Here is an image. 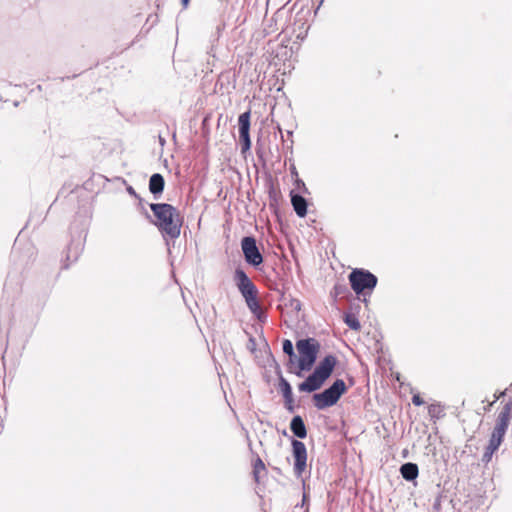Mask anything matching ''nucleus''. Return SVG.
<instances>
[{
  "label": "nucleus",
  "instance_id": "f257e3e1",
  "mask_svg": "<svg viewBox=\"0 0 512 512\" xmlns=\"http://www.w3.org/2000/svg\"><path fill=\"white\" fill-rule=\"evenodd\" d=\"M150 209L156 218L155 225L162 234L171 239L180 236L183 218L174 206L167 203H152Z\"/></svg>",
  "mask_w": 512,
  "mask_h": 512
},
{
  "label": "nucleus",
  "instance_id": "f03ea898",
  "mask_svg": "<svg viewBox=\"0 0 512 512\" xmlns=\"http://www.w3.org/2000/svg\"><path fill=\"white\" fill-rule=\"evenodd\" d=\"M512 419V401L506 403L498 413L495 426L491 433L488 445L485 448L482 460L489 462L493 454L499 449Z\"/></svg>",
  "mask_w": 512,
  "mask_h": 512
},
{
  "label": "nucleus",
  "instance_id": "7ed1b4c3",
  "mask_svg": "<svg viewBox=\"0 0 512 512\" xmlns=\"http://www.w3.org/2000/svg\"><path fill=\"white\" fill-rule=\"evenodd\" d=\"M234 280L241 295L245 299L249 310L257 317L258 320H262L264 312L258 299V289L256 285L242 269H236L234 273Z\"/></svg>",
  "mask_w": 512,
  "mask_h": 512
},
{
  "label": "nucleus",
  "instance_id": "20e7f679",
  "mask_svg": "<svg viewBox=\"0 0 512 512\" xmlns=\"http://www.w3.org/2000/svg\"><path fill=\"white\" fill-rule=\"evenodd\" d=\"M297 350L300 354L298 367L299 371L296 372L297 376H302V371H308L312 368L319 350L318 342L313 339H302L296 343Z\"/></svg>",
  "mask_w": 512,
  "mask_h": 512
},
{
  "label": "nucleus",
  "instance_id": "39448f33",
  "mask_svg": "<svg viewBox=\"0 0 512 512\" xmlns=\"http://www.w3.org/2000/svg\"><path fill=\"white\" fill-rule=\"evenodd\" d=\"M346 391L345 382L342 379H337L329 388L313 395L314 406L319 410L331 407L338 402Z\"/></svg>",
  "mask_w": 512,
  "mask_h": 512
},
{
  "label": "nucleus",
  "instance_id": "423d86ee",
  "mask_svg": "<svg viewBox=\"0 0 512 512\" xmlns=\"http://www.w3.org/2000/svg\"><path fill=\"white\" fill-rule=\"evenodd\" d=\"M349 281L353 291L359 295L366 290L371 292L377 284V277L367 270L354 269L349 275Z\"/></svg>",
  "mask_w": 512,
  "mask_h": 512
},
{
  "label": "nucleus",
  "instance_id": "0eeeda50",
  "mask_svg": "<svg viewBox=\"0 0 512 512\" xmlns=\"http://www.w3.org/2000/svg\"><path fill=\"white\" fill-rule=\"evenodd\" d=\"M292 457H293V471L297 478L303 476L307 470V448L302 441L293 439L291 442Z\"/></svg>",
  "mask_w": 512,
  "mask_h": 512
},
{
  "label": "nucleus",
  "instance_id": "6e6552de",
  "mask_svg": "<svg viewBox=\"0 0 512 512\" xmlns=\"http://www.w3.org/2000/svg\"><path fill=\"white\" fill-rule=\"evenodd\" d=\"M241 248L247 263L253 266H259L263 262V256L260 253L254 237H244L241 241Z\"/></svg>",
  "mask_w": 512,
  "mask_h": 512
},
{
  "label": "nucleus",
  "instance_id": "1a4fd4ad",
  "mask_svg": "<svg viewBox=\"0 0 512 512\" xmlns=\"http://www.w3.org/2000/svg\"><path fill=\"white\" fill-rule=\"evenodd\" d=\"M336 365V358L333 355L326 356L316 367L314 372L326 380L333 372Z\"/></svg>",
  "mask_w": 512,
  "mask_h": 512
},
{
  "label": "nucleus",
  "instance_id": "9d476101",
  "mask_svg": "<svg viewBox=\"0 0 512 512\" xmlns=\"http://www.w3.org/2000/svg\"><path fill=\"white\" fill-rule=\"evenodd\" d=\"M325 380L313 372L308 378L299 384L298 389L301 392H314L322 387Z\"/></svg>",
  "mask_w": 512,
  "mask_h": 512
},
{
  "label": "nucleus",
  "instance_id": "9b49d317",
  "mask_svg": "<svg viewBox=\"0 0 512 512\" xmlns=\"http://www.w3.org/2000/svg\"><path fill=\"white\" fill-rule=\"evenodd\" d=\"M279 388H280V391H281V393H282V395L284 397L286 408L289 411H293V409H294V398H293L292 388H291L289 382L286 379H284V378H280Z\"/></svg>",
  "mask_w": 512,
  "mask_h": 512
},
{
  "label": "nucleus",
  "instance_id": "f8f14e48",
  "mask_svg": "<svg viewBox=\"0 0 512 512\" xmlns=\"http://www.w3.org/2000/svg\"><path fill=\"white\" fill-rule=\"evenodd\" d=\"M291 204L299 217H305L307 214V201L304 197L291 192Z\"/></svg>",
  "mask_w": 512,
  "mask_h": 512
},
{
  "label": "nucleus",
  "instance_id": "ddd939ff",
  "mask_svg": "<svg viewBox=\"0 0 512 512\" xmlns=\"http://www.w3.org/2000/svg\"><path fill=\"white\" fill-rule=\"evenodd\" d=\"M165 181L161 174L155 173L150 177L149 190L152 194H160L164 190Z\"/></svg>",
  "mask_w": 512,
  "mask_h": 512
},
{
  "label": "nucleus",
  "instance_id": "4468645a",
  "mask_svg": "<svg viewBox=\"0 0 512 512\" xmlns=\"http://www.w3.org/2000/svg\"><path fill=\"white\" fill-rule=\"evenodd\" d=\"M290 429L298 438H305L307 435V430L304 421L300 416H295L292 419L290 423Z\"/></svg>",
  "mask_w": 512,
  "mask_h": 512
},
{
  "label": "nucleus",
  "instance_id": "2eb2a0df",
  "mask_svg": "<svg viewBox=\"0 0 512 512\" xmlns=\"http://www.w3.org/2000/svg\"><path fill=\"white\" fill-rule=\"evenodd\" d=\"M428 414L430 416V419L436 423V421L442 419L445 417V407L439 402L431 403L428 406Z\"/></svg>",
  "mask_w": 512,
  "mask_h": 512
},
{
  "label": "nucleus",
  "instance_id": "dca6fc26",
  "mask_svg": "<svg viewBox=\"0 0 512 512\" xmlns=\"http://www.w3.org/2000/svg\"><path fill=\"white\" fill-rule=\"evenodd\" d=\"M400 472L405 480L412 481L417 478L419 469L414 463H405L401 466Z\"/></svg>",
  "mask_w": 512,
  "mask_h": 512
},
{
  "label": "nucleus",
  "instance_id": "f3484780",
  "mask_svg": "<svg viewBox=\"0 0 512 512\" xmlns=\"http://www.w3.org/2000/svg\"><path fill=\"white\" fill-rule=\"evenodd\" d=\"M239 136L249 135L250 130V111L244 112L239 116Z\"/></svg>",
  "mask_w": 512,
  "mask_h": 512
},
{
  "label": "nucleus",
  "instance_id": "a211bd4d",
  "mask_svg": "<svg viewBox=\"0 0 512 512\" xmlns=\"http://www.w3.org/2000/svg\"><path fill=\"white\" fill-rule=\"evenodd\" d=\"M266 466L260 457L253 462V477L256 483H260L261 474H266Z\"/></svg>",
  "mask_w": 512,
  "mask_h": 512
},
{
  "label": "nucleus",
  "instance_id": "6ab92c4d",
  "mask_svg": "<svg viewBox=\"0 0 512 512\" xmlns=\"http://www.w3.org/2000/svg\"><path fill=\"white\" fill-rule=\"evenodd\" d=\"M344 321L352 330L359 331L361 329L360 322L354 314H346Z\"/></svg>",
  "mask_w": 512,
  "mask_h": 512
},
{
  "label": "nucleus",
  "instance_id": "aec40b11",
  "mask_svg": "<svg viewBox=\"0 0 512 512\" xmlns=\"http://www.w3.org/2000/svg\"><path fill=\"white\" fill-rule=\"evenodd\" d=\"M239 137H240V143H241V152L246 153L248 150H250V147H251L250 135L239 136Z\"/></svg>",
  "mask_w": 512,
  "mask_h": 512
},
{
  "label": "nucleus",
  "instance_id": "412c9836",
  "mask_svg": "<svg viewBox=\"0 0 512 512\" xmlns=\"http://www.w3.org/2000/svg\"><path fill=\"white\" fill-rule=\"evenodd\" d=\"M283 351L284 353H286L287 355H289L290 357L294 356V349H293V344L290 340H284L283 342Z\"/></svg>",
  "mask_w": 512,
  "mask_h": 512
},
{
  "label": "nucleus",
  "instance_id": "4be33fe9",
  "mask_svg": "<svg viewBox=\"0 0 512 512\" xmlns=\"http://www.w3.org/2000/svg\"><path fill=\"white\" fill-rule=\"evenodd\" d=\"M412 403L415 406H420V405L424 404V400L422 399V397L419 394H414L412 397Z\"/></svg>",
  "mask_w": 512,
  "mask_h": 512
},
{
  "label": "nucleus",
  "instance_id": "5701e85b",
  "mask_svg": "<svg viewBox=\"0 0 512 512\" xmlns=\"http://www.w3.org/2000/svg\"><path fill=\"white\" fill-rule=\"evenodd\" d=\"M294 181H295V185L297 186L298 189H303V191H307L305 183L302 179L296 178V179H294Z\"/></svg>",
  "mask_w": 512,
  "mask_h": 512
},
{
  "label": "nucleus",
  "instance_id": "b1692460",
  "mask_svg": "<svg viewBox=\"0 0 512 512\" xmlns=\"http://www.w3.org/2000/svg\"><path fill=\"white\" fill-rule=\"evenodd\" d=\"M290 172H291V175H292L293 179L299 178V174H298L297 168H296V166L294 164H292L290 166Z\"/></svg>",
  "mask_w": 512,
  "mask_h": 512
},
{
  "label": "nucleus",
  "instance_id": "393cba45",
  "mask_svg": "<svg viewBox=\"0 0 512 512\" xmlns=\"http://www.w3.org/2000/svg\"><path fill=\"white\" fill-rule=\"evenodd\" d=\"M506 391H507V390L500 391V392H496V393L494 394V402H496V401H498L499 399H501L502 397H504V396H505V394H506Z\"/></svg>",
  "mask_w": 512,
  "mask_h": 512
},
{
  "label": "nucleus",
  "instance_id": "a878e982",
  "mask_svg": "<svg viewBox=\"0 0 512 512\" xmlns=\"http://www.w3.org/2000/svg\"><path fill=\"white\" fill-rule=\"evenodd\" d=\"M494 403H495L494 400L489 402L488 405L486 407H484V410L485 411H490L492 406L494 405Z\"/></svg>",
  "mask_w": 512,
  "mask_h": 512
},
{
  "label": "nucleus",
  "instance_id": "bb28decb",
  "mask_svg": "<svg viewBox=\"0 0 512 512\" xmlns=\"http://www.w3.org/2000/svg\"><path fill=\"white\" fill-rule=\"evenodd\" d=\"M181 1H182V5H183V7H184V8H187V6H188V4H189L190 0H181Z\"/></svg>",
  "mask_w": 512,
  "mask_h": 512
}]
</instances>
